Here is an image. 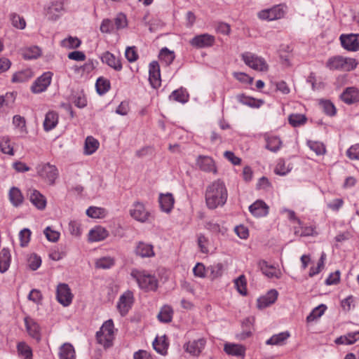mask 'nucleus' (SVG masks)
I'll use <instances>...</instances> for the list:
<instances>
[{"mask_svg": "<svg viewBox=\"0 0 359 359\" xmlns=\"http://www.w3.org/2000/svg\"><path fill=\"white\" fill-rule=\"evenodd\" d=\"M205 203L209 209L223 206L227 200L228 193L224 183L216 180L208 185L205 190Z\"/></svg>", "mask_w": 359, "mask_h": 359, "instance_id": "obj_1", "label": "nucleus"}, {"mask_svg": "<svg viewBox=\"0 0 359 359\" xmlns=\"http://www.w3.org/2000/svg\"><path fill=\"white\" fill-rule=\"evenodd\" d=\"M130 276L136 280L140 288L145 292H154L158 288V282L156 276L144 270L133 269Z\"/></svg>", "mask_w": 359, "mask_h": 359, "instance_id": "obj_2", "label": "nucleus"}, {"mask_svg": "<svg viewBox=\"0 0 359 359\" xmlns=\"http://www.w3.org/2000/svg\"><path fill=\"white\" fill-rule=\"evenodd\" d=\"M358 62L351 57L335 55L330 57L326 62V67L330 70L350 72L356 68Z\"/></svg>", "mask_w": 359, "mask_h": 359, "instance_id": "obj_3", "label": "nucleus"}, {"mask_svg": "<svg viewBox=\"0 0 359 359\" xmlns=\"http://www.w3.org/2000/svg\"><path fill=\"white\" fill-rule=\"evenodd\" d=\"M97 342L105 348L112 346L114 339V323L112 320H108L101 327L96 334Z\"/></svg>", "mask_w": 359, "mask_h": 359, "instance_id": "obj_4", "label": "nucleus"}, {"mask_svg": "<svg viewBox=\"0 0 359 359\" xmlns=\"http://www.w3.org/2000/svg\"><path fill=\"white\" fill-rule=\"evenodd\" d=\"M36 171L39 176L50 185H53L59 176V172L56 166L49 163H43L38 165Z\"/></svg>", "mask_w": 359, "mask_h": 359, "instance_id": "obj_5", "label": "nucleus"}, {"mask_svg": "<svg viewBox=\"0 0 359 359\" xmlns=\"http://www.w3.org/2000/svg\"><path fill=\"white\" fill-rule=\"evenodd\" d=\"M287 7L285 5L279 4L271 8L261 11L258 17L262 20H275L282 18L286 13Z\"/></svg>", "mask_w": 359, "mask_h": 359, "instance_id": "obj_6", "label": "nucleus"}, {"mask_svg": "<svg viewBox=\"0 0 359 359\" xmlns=\"http://www.w3.org/2000/svg\"><path fill=\"white\" fill-rule=\"evenodd\" d=\"M242 58L248 66L255 70L263 72L268 69V65L265 60L253 53H245L242 55Z\"/></svg>", "mask_w": 359, "mask_h": 359, "instance_id": "obj_7", "label": "nucleus"}, {"mask_svg": "<svg viewBox=\"0 0 359 359\" xmlns=\"http://www.w3.org/2000/svg\"><path fill=\"white\" fill-rule=\"evenodd\" d=\"M56 297L57 301L64 306H67L72 303L73 294L67 284L60 283L57 285Z\"/></svg>", "mask_w": 359, "mask_h": 359, "instance_id": "obj_8", "label": "nucleus"}, {"mask_svg": "<svg viewBox=\"0 0 359 359\" xmlns=\"http://www.w3.org/2000/svg\"><path fill=\"white\" fill-rule=\"evenodd\" d=\"M133 303V294L130 291H126L119 298L117 309L121 316H125L130 309Z\"/></svg>", "mask_w": 359, "mask_h": 359, "instance_id": "obj_9", "label": "nucleus"}, {"mask_svg": "<svg viewBox=\"0 0 359 359\" xmlns=\"http://www.w3.org/2000/svg\"><path fill=\"white\" fill-rule=\"evenodd\" d=\"M149 81L154 88H158L161 85L160 67L157 62L153 61L149 67Z\"/></svg>", "mask_w": 359, "mask_h": 359, "instance_id": "obj_10", "label": "nucleus"}, {"mask_svg": "<svg viewBox=\"0 0 359 359\" xmlns=\"http://www.w3.org/2000/svg\"><path fill=\"white\" fill-rule=\"evenodd\" d=\"M341 46L346 50L357 51L359 50V34H342L340 36Z\"/></svg>", "mask_w": 359, "mask_h": 359, "instance_id": "obj_11", "label": "nucleus"}, {"mask_svg": "<svg viewBox=\"0 0 359 359\" xmlns=\"http://www.w3.org/2000/svg\"><path fill=\"white\" fill-rule=\"evenodd\" d=\"M51 82V74L46 72L39 77L32 84L31 89L34 93H40L46 90Z\"/></svg>", "mask_w": 359, "mask_h": 359, "instance_id": "obj_12", "label": "nucleus"}, {"mask_svg": "<svg viewBox=\"0 0 359 359\" xmlns=\"http://www.w3.org/2000/svg\"><path fill=\"white\" fill-rule=\"evenodd\" d=\"M214 43L215 37L208 34L196 36L190 41L191 45L198 48L210 47Z\"/></svg>", "mask_w": 359, "mask_h": 359, "instance_id": "obj_13", "label": "nucleus"}, {"mask_svg": "<svg viewBox=\"0 0 359 359\" xmlns=\"http://www.w3.org/2000/svg\"><path fill=\"white\" fill-rule=\"evenodd\" d=\"M196 165L203 172L217 173L215 161L208 156H199L196 159Z\"/></svg>", "mask_w": 359, "mask_h": 359, "instance_id": "obj_14", "label": "nucleus"}, {"mask_svg": "<svg viewBox=\"0 0 359 359\" xmlns=\"http://www.w3.org/2000/svg\"><path fill=\"white\" fill-rule=\"evenodd\" d=\"M130 212L133 218L141 222H146L149 216V211L147 210L144 205L140 202H137L133 205Z\"/></svg>", "mask_w": 359, "mask_h": 359, "instance_id": "obj_15", "label": "nucleus"}, {"mask_svg": "<svg viewBox=\"0 0 359 359\" xmlns=\"http://www.w3.org/2000/svg\"><path fill=\"white\" fill-rule=\"evenodd\" d=\"M206 344V340L204 338H200L197 340L189 341L184 345L185 351L194 356H198L202 352Z\"/></svg>", "mask_w": 359, "mask_h": 359, "instance_id": "obj_16", "label": "nucleus"}, {"mask_svg": "<svg viewBox=\"0 0 359 359\" xmlns=\"http://www.w3.org/2000/svg\"><path fill=\"white\" fill-rule=\"evenodd\" d=\"M25 324L27 331L30 337L37 341L41 339L40 327L38 323L30 317L25 318Z\"/></svg>", "mask_w": 359, "mask_h": 359, "instance_id": "obj_17", "label": "nucleus"}, {"mask_svg": "<svg viewBox=\"0 0 359 359\" xmlns=\"http://www.w3.org/2000/svg\"><path fill=\"white\" fill-rule=\"evenodd\" d=\"M278 293L276 290H271L265 295L257 299V307L264 309L273 304L278 298Z\"/></svg>", "mask_w": 359, "mask_h": 359, "instance_id": "obj_18", "label": "nucleus"}, {"mask_svg": "<svg viewBox=\"0 0 359 359\" xmlns=\"http://www.w3.org/2000/svg\"><path fill=\"white\" fill-rule=\"evenodd\" d=\"M249 210L255 217H264L269 212V206L263 201L257 200L249 206Z\"/></svg>", "mask_w": 359, "mask_h": 359, "instance_id": "obj_19", "label": "nucleus"}, {"mask_svg": "<svg viewBox=\"0 0 359 359\" xmlns=\"http://www.w3.org/2000/svg\"><path fill=\"white\" fill-rule=\"evenodd\" d=\"M31 203L39 210H43L46 206V200L43 195L36 189L29 191Z\"/></svg>", "mask_w": 359, "mask_h": 359, "instance_id": "obj_20", "label": "nucleus"}, {"mask_svg": "<svg viewBox=\"0 0 359 359\" xmlns=\"http://www.w3.org/2000/svg\"><path fill=\"white\" fill-rule=\"evenodd\" d=\"M341 99L348 104L357 102L359 101V90L355 87H348L341 95Z\"/></svg>", "mask_w": 359, "mask_h": 359, "instance_id": "obj_21", "label": "nucleus"}, {"mask_svg": "<svg viewBox=\"0 0 359 359\" xmlns=\"http://www.w3.org/2000/svg\"><path fill=\"white\" fill-rule=\"evenodd\" d=\"M101 60L116 71H121L122 69V65L119 58L115 57L114 54L109 51L103 53Z\"/></svg>", "mask_w": 359, "mask_h": 359, "instance_id": "obj_22", "label": "nucleus"}, {"mask_svg": "<svg viewBox=\"0 0 359 359\" xmlns=\"http://www.w3.org/2000/svg\"><path fill=\"white\" fill-rule=\"evenodd\" d=\"M62 11L63 4L61 1H56L48 7L46 14L48 20H56Z\"/></svg>", "mask_w": 359, "mask_h": 359, "instance_id": "obj_23", "label": "nucleus"}, {"mask_svg": "<svg viewBox=\"0 0 359 359\" xmlns=\"http://www.w3.org/2000/svg\"><path fill=\"white\" fill-rule=\"evenodd\" d=\"M135 254L141 257H151L155 255L153 245L142 241L137 243Z\"/></svg>", "mask_w": 359, "mask_h": 359, "instance_id": "obj_24", "label": "nucleus"}, {"mask_svg": "<svg viewBox=\"0 0 359 359\" xmlns=\"http://www.w3.org/2000/svg\"><path fill=\"white\" fill-rule=\"evenodd\" d=\"M259 268L266 276L269 278H280L281 272L279 269H276L271 265H269L266 262L262 260L258 264Z\"/></svg>", "mask_w": 359, "mask_h": 359, "instance_id": "obj_25", "label": "nucleus"}, {"mask_svg": "<svg viewBox=\"0 0 359 359\" xmlns=\"http://www.w3.org/2000/svg\"><path fill=\"white\" fill-rule=\"evenodd\" d=\"M109 236L108 231L102 226H96L88 233V239L91 242H98L104 240Z\"/></svg>", "mask_w": 359, "mask_h": 359, "instance_id": "obj_26", "label": "nucleus"}, {"mask_svg": "<svg viewBox=\"0 0 359 359\" xmlns=\"http://www.w3.org/2000/svg\"><path fill=\"white\" fill-rule=\"evenodd\" d=\"M224 351L230 355L244 358L245 348L241 344H226L224 347Z\"/></svg>", "mask_w": 359, "mask_h": 359, "instance_id": "obj_27", "label": "nucleus"}, {"mask_svg": "<svg viewBox=\"0 0 359 359\" xmlns=\"http://www.w3.org/2000/svg\"><path fill=\"white\" fill-rule=\"evenodd\" d=\"M175 199L171 194H161L159 203L161 208L165 212H169L173 208Z\"/></svg>", "mask_w": 359, "mask_h": 359, "instance_id": "obj_28", "label": "nucleus"}, {"mask_svg": "<svg viewBox=\"0 0 359 359\" xmlns=\"http://www.w3.org/2000/svg\"><path fill=\"white\" fill-rule=\"evenodd\" d=\"M58 115L55 111H50L46 114L43 128L46 131L53 129L57 124Z\"/></svg>", "mask_w": 359, "mask_h": 359, "instance_id": "obj_29", "label": "nucleus"}, {"mask_svg": "<svg viewBox=\"0 0 359 359\" xmlns=\"http://www.w3.org/2000/svg\"><path fill=\"white\" fill-rule=\"evenodd\" d=\"M11 256L10 251L6 248H3L0 251V272H6L11 264Z\"/></svg>", "mask_w": 359, "mask_h": 359, "instance_id": "obj_30", "label": "nucleus"}, {"mask_svg": "<svg viewBox=\"0 0 359 359\" xmlns=\"http://www.w3.org/2000/svg\"><path fill=\"white\" fill-rule=\"evenodd\" d=\"M236 97L241 103L253 108H259L264 104L262 100H257L243 94L238 95Z\"/></svg>", "mask_w": 359, "mask_h": 359, "instance_id": "obj_31", "label": "nucleus"}, {"mask_svg": "<svg viewBox=\"0 0 359 359\" xmlns=\"http://www.w3.org/2000/svg\"><path fill=\"white\" fill-rule=\"evenodd\" d=\"M60 359H76L75 350L71 344L65 343L60 348Z\"/></svg>", "mask_w": 359, "mask_h": 359, "instance_id": "obj_32", "label": "nucleus"}, {"mask_svg": "<svg viewBox=\"0 0 359 359\" xmlns=\"http://www.w3.org/2000/svg\"><path fill=\"white\" fill-rule=\"evenodd\" d=\"M289 337L290 333L288 332H283L273 335L266 341V344L268 345L281 346L285 344V341L289 338Z\"/></svg>", "mask_w": 359, "mask_h": 359, "instance_id": "obj_33", "label": "nucleus"}, {"mask_svg": "<svg viewBox=\"0 0 359 359\" xmlns=\"http://www.w3.org/2000/svg\"><path fill=\"white\" fill-rule=\"evenodd\" d=\"M9 200L15 207L20 205L24 200L20 190L16 187H12L9 191Z\"/></svg>", "mask_w": 359, "mask_h": 359, "instance_id": "obj_34", "label": "nucleus"}, {"mask_svg": "<svg viewBox=\"0 0 359 359\" xmlns=\"http://www.w3.org/2000/svg\"><path fill=\"white\" fill-rule=\"evenodd\" d=\"M359 339V332L348 333L338 337L335 342L337 344H352Z\"/></svg>", "mask_w": 359, "mask_h": 359, "instance_id": "obj_35", "label": "nucleus"}, {"mask_svg": "<svg viewBox=\"0 0 359 359\" xmlns=\"http://www.w3.org/2000/svg\"><path fill=\"white\" fill-rule=\"evenodd\" d=\"M154 348L161 355H165L167 353L168 344L165 341V337L156 338L153 342Z\"/></svg>", "mask_w": 359, "mask_h": 359, "instance_id": "obj_36", "label": "nucleus"}, {"mask_svg": "<svg viewBox=\"0 0 359 359\" xmlns=\"http://www.w3.org/2000/svg\"><path fill=\"white\" fill-rule=\"evenodd\" d=\"M99 142L94 137L89 136L85 142V154L90 155L93 154L99 147Z\"/></svg>", "mask_w": 359, "mask_h": 359, "instance_id": "obj_37", "label": "nucleus"}, {"mask_svg": "<svg viewBox=\"0 0 359 359\" xmlns=\"http://www.w3.org/2000/svg\"><path fill=\"white\" fill-rule=\"evenodd\" d=\"M0 149L1 152L11 156L14 155L13 147L11 139L7 137H2L0 140Z\"/></svg>", "mask_w": 359, "mask_h": 359, "instance_id": "obj_38", "label": "nucleus"}, {"mask_svg": "<svg viewBox=\"0 0 359 359\" xmlns=\"http://www.w3.org/2000/svg\"><path fill=\"white\" fill-rule=\"evenodd\" d=\"M170 100H173L176 102L185 103L188 101L189 95L185 90L180 88L174 90L169 96Z\"/></svg>", "mask_w": 359, "mask_h": 359, "instance_id": "obj_39", "label": "nucleus"}, {"mask_svg": "<svg viewBox=\"0 0 359 359\" xmlns=\"http://www.w3.org/2000/svg\"><path fill=\"white\" fill-rule=\"evenodd\" d=\"M17 349L18 354L25 359L32 358V350L25 342H19L17 345Z\"/></svg>", "mask_w": 359, "mask_h": 359, "instance_id": "obj_40", "label": "nucleus"}, {"mask_svg": "<svg viewBox=\"0 0 359 359\" xmlns=\"http://www.w3.org/2000/svg\"><path fill=\"white\" fill-rule=\"evenodd\" d=\"M81 43V40L76 36H69L61 41V46L68 49L79 48Z\"/></svg>", "mask_w": 359, "mask_h": 359, "instance_id": "obj_41", "label": "nucleus"}, {"mask_svg": "<svg viewBox=\"0 0 359 359\" xmlns=\"http://www.w3.org/2000/svg\"><path fill=\"white\" fill-rule=\"evenodd\" d=\"M32 76V72L29 69L18 72L13 75L12 81L22 83L27 81Z\"/></svg>", "mask_w": 359, "mask_h": 359, "instance_id": "obj_42", "label": "nucleus"}, {"mask_svg": "<svg viewBox=\"0 0 359 359\" xmlns=\"http://www.w3.org/2000/svg\"><path fill=\"white\" fill-rule=\"evenodd\" d=\"M172 309L168 306H164L158 315V319L163 323H169L172 320Z\"/></svg>", "mask_w": 359, "mask_h": 359, "instance_id": "obj_43", "label": "nucleus"}, {"mask_svg": "<svg viewBox=\"0 0 359 359\" xmlns=\"http://www.w3.org/2000/svg\"><path fill=\"white\" fill-rule=\"evenodd\" d=\"M282 142L279 137L273 136L266 139V148L271 151L276 152L281 147Z\"/></svg>", "mask_w": 359, "mask_h": 359, "instance_id": "obj_44", "label": "nucleus"}, {"mask_svg": "<svg viewBox=\"0 0 359 359\" xmlns=\"http://www.w3.org/2000/svg\"><path fill=\"white\" fill-rule=\"evenodd\" d=\"M235 287L237 291L242 295L247 294V281L244 275H241L234 280Z\"/></svg>", "mask_w": 359, "mask_h": 359, "instance_id": "obj_45", "label": "nucleus"}, {"mask_svg": "<svg viewBox=\"0 0 359 359\" xmlns=\"http://www.w3.org/2000/svg\"><path fill=\"white\" fill-rule=\"evenodd\" d=\"M95 86L97 92L100 95H103L109 90L110 82L109 80L101 77L97 79Z\"/></svg>", "mask_w": 359, "mask_h": 359, "instance_id": "obj_46", "label": "nucleus"}, {"mask_svg": "<svg viewBox=\"0 0 359 359\" xmlns=\"http://www.w3.org/2000/svg\"><path fill=\"white\" fill-rule=\"evenodd\" d=\"M159 58L162 62H164L166 65H169L174 60L175 54L167 48H163L160 52Z\"/></svg>", "mask_w": 359, "mask_h": 359, "instance_id": "obj_47", "label": "nucleus"}, {"mask_svg": "<svg viewBox=\"0 0 359 359\" xmlns=\"http://www.w3.org/2000/svg\"><path fill=\"white\" fill-rule=\"evenodd\" d=\"M288 121L293 127H297L306 123V117L303 114H292L290 115Z\"/></svg>", "mask_w": 359, "mask_h": 359, "instance_id": "obj_48", "label": "nucleus"}, {"mask_svg": "<svg viewBox=\"0 0 359 359\" xmlns=\"http://www.w3.org/2000/svg\"><path fill=\"white\" fill-rule=\"evenodd\" d=\"M197 244L201 252L203 254H208L209 252V240L203 234L200 233L197 235Z\"/></svg>", "mask_w": 359, "mask_h": 359, "instance_id": "obj_49", "label": "nucleus"}, {"mask_svg": "<svg viewBox=\"0 0 359 359\" xmlns=\"http://www.w3.org/2000/svg\"><path fill=\"white\" fill-rule=\"evenodd\" d=\"M114 259L110 257H104L98 259L95 262L97 268L107 269L111 268L114 264Z\"/></svg>", "mask_w": 359, "mask_h": 359, "instance_id": "obj_50", "label": "nucleus"}, {"mask_svg": "<svg viewBox=\"0 0 359 359\" xmlns=\"http://www.w3.org/2000/svg\"><path fill=\"white\" fill-rule=\"evenodd\" d=\"M292 167L290 164L286 165L285 161L283 159H280L278 162L274 169V172L277 175H285L288 173L292 170Z\"/></svg>", "mask_w": 359, "mask_h": 359, "instance_id": "obj_51", "label": "nucleus"}, {"mask_svg": "<svg viewBox=\"0 0 359 359\" xmlns=\"http://www.w3.org/2000/svg\"><path fill=\"white\" fill-rule=\"evenodd\" d=\"M10 20L13 26L18 29H23L26 26L25 19L17 13H11Z\"/></svg>", "mask_w": 359, "mask_h": 359, "instance_id": "obj_52", "label": "nucleus"}, {"mask_svg": "<svg viewBox=\"0 0 359 359\" xmlns=\"http://www.w3.org/2000/svg\"><path fill=\"white\" fill-rule=\"evenodd\" d=\"M326 309V306L324 304H321L317 307H316L312 312L307 316L306 320L307 322H312L320 318L325 312Z\"/></svg>", "mask_w": 359, "mask_h": 359, "instance_id": "obj_53", "label": "nucleus"}, {"mask_svg": "<svg viewBox=\"0 0 359 359\" xmlns=\"http://www.w3.org/2000/svg\"><path fill=\"white\" fill-rule=\"evenodd\" d=\"M323 111L328 116H334L336 114L334 105L329 100H320L319 102Z\"/></svg>", "mask_w": 359, "mask_h": 359, "instance_id": "obj_54", "label": "nucleus"}, {"mask_svg": "<svg viewBox=\"0 0 359 359\" xmlns=\"http://www.w3.org/2000/svg\"><path fill=\"white\" fill-rule=\"evenodd\" d=\"M104 209L97 207H90L86 210V214L92 218H101L104 216Z\"/></svg>", "mask_w": 359, "mask_h": 359, "instance_id": "obj_55", "label": "nucleus"}, {"mask_svg": "<svg viewBox=\"0 0 359 359\" xmlns=\"http://www.w3.org/2000/svg\"><path fill=\"white\" fill-rule=\"evenodd\" d=\"M13 123L15 128L22 133H27L25 118L20 115H15L13 118Z\"/></svg>", "mask_w": 359, "mask_h": 359, "instance_id": "obj_56", "label": "nucleus"}, {"mask_svg": "<svg viewBox=\"0 0 359 359\" xmlns=\"http://www.w3.org/2000/svg\"><path fill=\"white\" fill-rule=\"evenodd\" d=\"M309 144L310 149L315 151L317 155H323L326 151L325 145L321 142H310Z\"/></svg>", "mask_w": 359, "mask_h": 359, "instance_id": "obj_57", "label": "nucleus"}, {"mask_svg": "<svg viewBox=\"0 0 359 359\" xmlns=\"http://www.w3.org/2000/svg\"><path fill=\"white\" fill-rule=\"evenodd\" d=\"M41 54V50L36 47H32L26 49L24 51L23 56L25 59H33L36 58Z\"/></svg>", "mask_w": 359, "mask_h": 359, "instance_id": "obj_58", "label": "nucleus"}, {"mask_svg": "<svg viewBox=\"0 0 359 359\" xmlns=\"http://www.w3.org/2000/svg\"><path fill=\"white\" fill-rule=\"evenodd\" d=\"M31 231L28 229H24L20 231L19 237L20 240V245L25 247L30 241Z\"/></svg>", "mask_w": 359, "mask_h": 359, "instance_id": "obj_59", "label": "nucleus"}, {"mask_svg": "<svg viewBox=\"0 0 359 359\" xmlns=\"http://www.w3.org/2000/svg\"><path fill=\"white\" fill-rule=\"evenodd\" d=\"M41 258L36 255H32L28 259L29 267L33 271L36 270L41 266Z\"/></svg>", "mask_w": 359, "mask_h": 359, "instance_id": "obj_60", "label": "nucleus"}, {"mask_svg": "<svg viewBox=\"0 0 359 359\" xmlns=\"http://www.w3.org/2000/svg\"><path fill=\"white\" fill-rule=\"evenodd\" d=\"M347 156L352 160H359V143L351 146L346 151Z\"/></svg>", "mask_w": 359, "mask_h": 359, "instance_id": "obj_61", "label": "nucleus"}, {"mask_svg": "<svg viewBox=\"0 0 359 359\" xmlns=\"http://www.w3.org/2000/svg\"><path fill=\"white\" fill-rule=\"evenodd\" d=\"M44 234L46 238L51 242H56L60 238V233L52 230L49 226L45 229Z\"/></svg>", "mask_w": 359, "mask_h": 359, "instance_id": "obj_62", "label": "nucleus"}, {"mask_svg": "<svg viewBox=\"0 0 359 359\" xmlns=\"http://www.w3.org/2000/svg\"><path fill=\"white\" fill-rule=\"evenodd\" d=\"M125 56L130 62L136 61L138 58V54L135 50V47H128L125 52Z\"/></svg>", "mask_w": 359, "mask_h": 359, "instance_id": "obj_63", "label": "nucleus"}, {"mask_svg": "<svg viewBox=\"0 0 359 359\" xmlns=\"http://www.w3.org/2000/svg\"><path fill=\"white\" fill-rule=\"evenodd\" d=\"M115 26L117 29H123L127 26V19L125 15L120 13L115 18Z\"/></svg>", "mask_w": 359, "mask_h": 359, "instance_id": "obj_64", "label": "nucleus"}]
</instances>
